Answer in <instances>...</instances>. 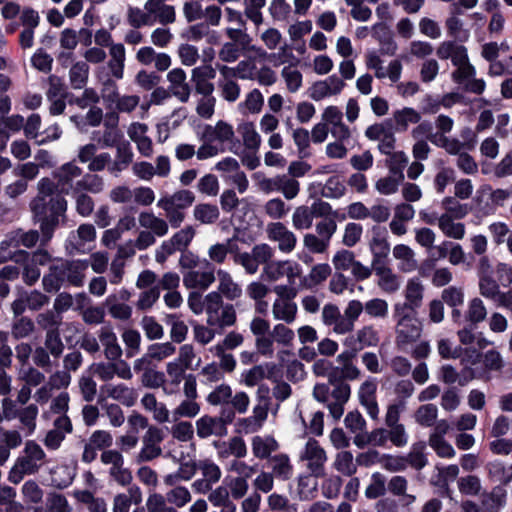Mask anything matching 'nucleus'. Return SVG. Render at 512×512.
I'll use <instances>...</instances> for the list:
<instances>
[{"mask_svg":"<svg viewBox=\"0 0 512 512\" xmlns=\"http://www.w3.org/2000/svg\"><path fill=\"white\" fill-rule=\"evenodd\" d=\"M201 145L197 149V159L207 160L224 153L227 149L238 154L241 145L235 140V131L231 124L219 120L215 125L205 124L197 133Z\"/></svg>","mask_w":512,"mask_h":512,"instance_id":"obj_1","label":"nucleus"},{"mask_svg":"<svg viewBox=\"0 0 512 512\" xmlns=\"http://www.w3.org/2000/svg\"><path fill=\"white\" fill-rule=\"evenodd\" d=\"M45 462L46 453L42 447L34 440H28L9 473V481L14 484L20 483L25 475L37 473Z\"/></svg>","mask_w":512,"mask_h":512,"instance_id":"obj_2","label":"nucleus"},{"mask_svg":"<svg viewBox=\"0 0 512 512\" xmlns=\"http://www.w3.org/2000/svg\"><path fill=\"white\" fill-rule=\"evenodd\" d=\"M139 225L143 228L134 240L139 251H143L156 243L157 237H164L168 233V223L165 219L156 216L151 211H142L138 216Z\"/></svg>","mask_w":512,"mask_h":512,"instance_id":"obj_3","label":"nucleus"},{"mask_svg":"<svg viewBox=\"0 0 512 512\" xmlns=\"http://www.w3.org/2000/svg\"><path fill=\"white\" fill-rule=\"evenodd\" d=\"M207 324L211 327L224 328L234 325L236 311L232 304H225L222 296L215 291L206 295Z\"/></svg>","mask_w":512,"mask_h":512,"instance_id":"obj_4","label":"nucleus"},{"mask_svg":"<svg viewBox=\"0 0 512 512\" xmlns=\"http://www.w3.org/2000/svg\"><path fill=\"white\" fill-rule=\"evenodd\" d=\"M89 261L87 259L63 260L51 265V275H60L64 286L81 287L84 284Z\"/></svg>","mask_w":512,"mask_h":512,"instance_id":"obj_5","label":"nucleus"},{"mask_svg":"<svg viewBox=\"0 0 512 512\" xmlns=\"http://www.w3.org/2000/svg\"><path fill=\"white\" fill-rule=\"evenodd\" d=\"M234 419V412L227 407L223 408L219 417L204 415L200 417L196 425V433L200 439L210 436L224 437L227 435V425Z\"/></svg>","mask_w":512,"mask_h":512,"instance_id":"obj_6","label":"nucleus"},{"mask_svg":"<svg viewBox=\"0 0 512 512\" xmlns=\"http://www.w3.org/2000/svg\"><path fill=\"white\" fill-rule=\"evenodd\" d=\"M96 230L92 224H81L77 230L70 232L65 248L70 255L85 254L94 247Z\"/></svg>","mask_w":512,"mask_h":512,"instance_id":"obj_7","label":"nucleus"},{"mask_svg":"<svg viewBox=\"0 0 512 512\" xmlns=\"http://www.w3.org/2000/svg\"><path fill=\"white\" fill-rule=\"evenodd\" d=\"M300 460L305 463L307 470L316 477L325 475V464L327 462V454L324 448L315 439H309L302 451L300 452Z\"/></svg>","mask_w":512,"mask_h":512,"instance_id":"obj_8","label":"nucleus"},{"mask_svg":"<svg viewBox=\"0 0 512 512\" xmlns=\"http://www.w3.org/2000/svg\"><path fill=\"white\" fill-rule=\"evenodd\" d=\"M101 462L108 466V474L111 479L121 486H127L132 481L130 470L124 466V457L117 450H104L101 453Z\"/></svg>","mask_w":512,"mask_h":512,"instance_id":"obj_9","label":"nucleus"},{"mask_svg":"<svg viewBox=\"0 0 512 512\" xmlns=\"http://www.w3.org/2000/svg\"><path fill=\"white\" fill-rule=\"evenodd\" d=\"M198 470L202 477L192 483V489L198 494H207L222 476L221 468L211 459L198 461Z\"/></svg>","mask_w":512,"mask_h":512,"instance_id":"obj_10","label":"nucleus"},{"mask_svg":"<svg viewBox=\"0 0 512 512\" xmlns=\"http://www.w3.org/2000/svg\"><path fill=\"white\" fill-rule=\"evenodd\" d=\"M301 274V267L298 263L284 260V261H270L262 271V278L269 281H276L286 276L288 283L295 284L296 278Z\"/></svg>","mask_w":512,"mask_h":512,"instance_id":"obj_11","label":"nucleus"},{"mask_svg":"<svg viewBox=\"0 0 512 512\" xmlns=\"http://www.w3.org/2000/svg\"><path fill=\"white\" fill-rule=\"evenodd\" d=\"M267 238L277 243L280 252L291 253L297 244V236L280 221L271 222L266 227Z\"/></svg>","mask_w":512,"mask_h":512,"instance_id":"obj_12","label":"nucleus"},{"mask_svg":"<svg viewBox=\"0 0 512 512\" xmlns=\"http://www.w3.org/2000/svg\"><path fill=\"white\" fill-rule=\"evenodd\" d=\"M423 332L421 321L415 316L409 320L396 324L395 344L401 351L406 352L408 346L416 343Z\"/></svg>","mask_w":512,"mask_h":512,"instance_id":"obj_13","label":"nucleus"},{"mask_svg":"<svg viewBox=\"0 0 512 512\" xmlns=\"http://www.w3.org/2000/svg\"><path fill=\"white\" fill-rule=\"evenodd\" d=\"M52 176L57 182V190L69 195L76 192V179L82 176V169L74 162H68L54 170Z\"/></svg>","mask_w":512,"mask_h":512,"instance_id":"obj_14","label":"nucleus"},{"mask_svg":"<svg viewBox=\"0 0 512 512\" xmlns=\"http://www.w3.org/2000/svg\"><path fill=\"white\" fill-rule=\"evenodd\" d=\"M215 281V269L209 262L195 270L183 272V284L188 289L207 290Z\"/></svg>","mask_w":512,"mask_h":512,"instance_id":"obj_15","label":"nucleus"},{"mask_svg":"<svg viewBox=\"0 0 512 512\" xmlns=\"http://www.w3.org/2000/svg\"><path fill=\"white\" fill-rule=\"evenodd\" d=\"M380 341L379 332L372 325H365L347 337L344 346L358 353L364 348L376 347Z\"/></svg>","mask_w":512,"mask_h":512,"instance_id":"obj_16","label":"nucleus"},{"mask_svg":"<svg viewBox=\"0 0 512 512\" xmlns=\"http://www.w3.org/2000/svg\"><path fill=\"white\" fill-rule=\"evenodd\" d=\"M344 87L343 79L334 74L324 80L315 82L309 88V97L314 101H321L340 94Z\"/></svg>","mask_w":512,"mask_h":512,"instance_id":"obj_17","label":"nucleus"},{"mask_svg":"<svg viewBox=\"0 0 512 512\" xmlns=\"http://www.w3.org/2000/svg\"><path fill=\"white\" fill-rule=\"evenodd\" d=\"M372 237L369 241V248L372 253V266L383 264L384 259L390 252L387 230L381 226L372 227Z\"/></svg>","mask_w":512,"mask_h":512,"instance_id":"obj_18","label":"nucleus"},{"mask_svg":"<svg viewBox=\"0 0 512 512\" xmlns=\"http://www.w3.org/2000/svg\"><path fill=\"white\" fill-rule=\"evenodd\" d=\"M48 301L49 298L40 291L22 292L13 301L11 308L15 316H20L26 309L34 311L41 309Z\"/></svg>","mask_w":512,"mask_h":512,"instance_id":"obj_19","label":"nucleus"},{"mask_svg":"<svg viewBox=\"0 0 512 512\" xmlns=\"http://www.w3.org/2000/svg\"><path fill=\"white\" fill-rule=\"evenodd\" d=\"M376 391L377 381L372 377L365 380L358 391V397L361 405L373 420H377L379 417V406L376 400Z\"/></svg>","mask_w":512,"mask_h":512,"instance_id":"obj_20","label":"nucleus"},{"mask_svg":"<svg viewBox=\"0 0 512 512\" xmlns=\"http://www.w3.org/2000/svg\"><path fill=\"white\" fill-rule=\"evenodd\" d=\"M216 76V69L210 64L200 65L192 69L191 82L198 94H213L214 84L211 82Z\"/></svg>","mask_w":512,"mask_h":512,"instance_id":"obj_21","label":"nucleus"},{"mask_svg":"<svg viewBox=\"0 0 512 512\" xmlns=\"http://www.w3.org/2000/svg\"><path fill=\"white\" fill-rule=\"evenodd\" d=\"M169 90L181 103H187L191 95V87L187 82L186 72L182 68H174L167 73Z\"/></svg>","mask_w":512,"mask_h":512,"instance_id":"obj_22","label":"nucleus"},{"mask_svg":"<svg viewBox=\"0 0 512 512\" xmlns=\"http://www.w3.org/2000/svg\"><path fill=\"white\" fill-rule=\"evenodd\" d=\"M166 0H148L144 9L148 11L150 19L155 22H159L162 25L171 24L176 19L175 8L172 5L165 3Z\"/></svg>","mask_w":512,"mask_h":512,"instance_id":"obj_23","label":"nucleus"},{"mask_svg":"<svg viewBox=\"0 0 512 512\" xmlns=\"http://www.w3.org/2000/svg\"><path fill=\"white\" fill-rule=\"evenodd\" d=\"M436 55L441 60L450 59L455 67L469 63L466 47L454 41H443L440 43L437 47Z\"/></svg>","mask_w":512,"mask_h":512,"instance_id":"obj_24","label":"nucleus"},{"mask_svg":"<svg viewBox=\"0 0 512 512\" xmlns=\"http://www.w3.org/2000/svg\"><path fill=\"white\" fill-rule=\"evenodd\" d=\"M115 158L108 166V172L114 176L125 171L131 164L133 165L134 153L129 141L123 140L116 147Z\"/></svg>","mask_w":512,"mask_h":512,"instance_id":"obj_25","label":"nucleus"},{"mask_svg":"<svg viewBox=\"0 0 512 512\" xmlns=\"http://www.w3.org/2000/svg\"><path fill=\"white\" fill-rule=\"evenodd\" d=\"M39 240V233L36 230H30L28 232H16L13 237L10 239L3 240L0 245V262L7 260L10 257H13L11 252L5 254L4 250L14 245L19 246L23 245L27 248H31L36 245Z\"/></svg>","mask_w":512,"mask_h":512,"instance_id":"obj_26","label":"nucleus"},{"mask_svg":"<svg viewBox=\"0 0 512 512\" xmlns=\"http://www.w3.org/2000/svg\"><path fill=\"white\" fill-rule=\"evenodd\" d=\"M99 342L104 348L105 357L110 361L118 360L122 355L121 346L111 327L104 326L99 330Z\"/></svg>","mask_w":512,"mask_h":512,"instance_id":"obj_27","label":"nucleus"},{"mask_svg":"<svg viewBox=\"0 0 512 512\" xmlns=\"http://www.w3.org/2000/svg\"><path fill=\"white\" fill-rule=\"evenodd\" d=\"M143 500L141 489L136 486H130L125 493H119L114 496L112 512H129L131 505H139Z\"/></svg>","mask_w":512,"mask_h":512,"instance_id":"obj_28","label":"nucleus"},{"mask_svg":"<svg viewBox=\"0 0 512 512\" xmlns=\"http://www.w3.org/2000/svg\"><path fill=\"white\" fill-rule=\"evenodd\" d=\"M476 377V373L472 368L465 367L461 373L450 364H445L440 368L439 379L446 384L458 383L465 386L469 381Z\"/></svg>","mask_w":512,"mask_h":512,"instance_id":"obj_29","label":"nucleus"},{"mask_svg":"<svg viewBox=\"0 0 512 512\" xmlns=\"http://www.w3.org/2000/svg\"><path fill=\"white\" fill-rule=\"evenodd\" d=\"M14 262L22 268L23 281L27 285L35 284L40 278V269L35 263L29 261V253L19 250L10 257Z\"/></svg>","mask_w":512,"mask_h":512,"instance_id":"obj_30","label":"nucleus"},{"mask_svg":"<svg viewBox=\"0 0 512 512\" xmlns=\"http://www.w3.org/2000/svg\"><path fill=\"white\" fill-rule=\"evenodd\" d=\"M168 379L164 378L163 393L172 396L180 391V384L185 380V367H180L178 362H169L166 365Z\"/></svg>","mask_w":512,"mask_h":512,"instance_id":"obj_31","label":"nucleus"},{"mask_svg":"<svg viewBox=\"0 0 512 512\" xmlns=\"http://www.w3.org/2000/svg\"><path fill=\"white\" fill-rule=\"evenodd\" d=\"M251 448L255 458L269 460L271 454L279 449V444L271 435H257L251 440Z\"/></svg>","mask_w":512,"mask_h":512,"instance_id":"obj_32","label":"nucleus"},{"mask_svg":"<svg viewBox=\"0 0 512 512\" xmlns=\"http://www.w3.org/2000/svg\"><path fill=\"white\" fill-rule=\"evenodd\" d=\"M217 276H218V292L222 298L225 297L226 299L233 301L241 297L242 295V288L241 286L236 283L231 274L223 269L217 270Z\"/></svg>","mask_w":512,"mask_h":512,"instance_id":"obj_33","label":"nucleus"},{"mask_svg":"<svg viewBox=\"0 0 512 512\" xmlns=\"http://www.w3.org/2000/svg\"><path fill=\"white\" fill-rule=\"evenodd\" d=\"M198 470V461L183 460L175 472L167 474L163 482L167 486H175L181 481H190Z\"/></svg>","mask_w":512,"mask_h":512,"instance_id":"obj_34","label":"nucleus"},{"mask_svg":"<svg viewBox=\"0 0 512 512\" xmlns=\"http://www.w3.org/2000/svg\"><path fill=\"white\" fill-rule=\"evenodd\" d=\"M454 217L449 213L441 214L438 219V228L446 237L461 240L465 236L466 227L462 222H455Z\"/></svg>","mask_w":512,"mask_h":512,"instance_id":"obj_35","label":"nucleus"},{"mask_svg":"<svg viewBox=\"0 0 512 512\" xmlns=\"http://www.w3.org/2000/svg\"><path fill=\"white\" fill-rule=\"evenodd\" d=\"M378 277V286L386 293L396 292L401 285L400 278L384 264L372 266Z\"/></svg>","mask_w":512,"mask_h":512,"instance_id":"obj_36","label":"nucleus"},{"mask_svg":"<svg viewBox=\"0 0 512 512\" xmlns=\"http://www.w3.org/2000/svg\"><path fill=\"white\" fill-rule=\"evenodd\" d=\"M92 139L102 148L116 147L124 140L122 132L116 125H105L103 131H94Z\"/></svg>","mask_w":512,"mask_h":512,"instance_id":"obj_37","label":"nucleus"},{"mask_svg":"<svg viewBox=\"0 0 512 512\" xmlns=\"http://www.w3.org/2000/svg\"><path fill=\"white\" fill-rule=\"evenodd\" d=\"M269 467L275 478L286 481L293 475V465L287 454L279 453L269 459Z\"/></svg>","mask_w":512,"mask_h":512,"instance_id":"obj_38","label":"nucleus"},{"mask_svg":"<svg viewBox=\"0 0 512 512\" xmlns=\"http://www.w3.org/2000/svg\"><path fill=\"white\" fill-rule=\"evenodd\" d=\"M195 201V195L192 191L181 189L175 191L173 194H166L161 196L157 202H162L170 207L185 211L192 206Z\"/></svg>","mask_w":512,"mask_h":512,"instance_id":"obj_39","label":"nucleus"},{"mask_svg":"<svg viewBox=\"0 0 512 512\" xmlns=\"http://www.w3.org/2000/svg\"><path fill=\"white\" fill-rule=\"evenodd\" d=\"M104 391L108 397L121 402L127 407L133 406L137 399L136 391L124 384H108L104 387Z\"/></svg>","mask_w":512,"mask_h":512,"instance_id":"obj_40","label":"nucleus"},{"mask_svg":"<svg viewBox=\"0 0 512 512\" xmlns=\"http://www.w3.org/2000/svg\"><path fill=\"white\" fill-rule=\"evenodd\" d=\"M356 355L357 353L347 348L336 358V362L338 363L346 380H356L361 375L360 369L354 364Z\"/></svg>","mask_w":512,"mask_h":512,"instance_id":"obj_41","label":"nucleus"},{"mask_svg":"<svg viewBox=\"0 0 512 512\" xmlns=\"http://www.w3.org/2000/svg\"><path fill=\"white\" fill-rule=\"evenodd\" d=\"M420 120L421 114L411 107H404L393 113L394 130L397 132L407 131L409 125L417 124Z\"/></svg>","mask_w":512,"mask_h":512,"instance_id":"obj_42","label":"nucleus"},{"mask_svg":"<svg viewBox=\"0 0 512 512\" xmlns=\"http://www.w3.org/2000/svg\"><path fill=\"white\" fill-rule=\"evenodd\" d=\"M298 307L294 301L276 300L272 305L273 318L286 324L295 321Z\"/></svg>","mask_w":512,"mask_h":512,"instance_id":"obj_43","label":"nucleus"},{"mask_svg":"<svg viewBox=\"0 0 512 512\" xmlns=\"http://www.w3.org/2000/svg\"><path fill=\"white\" fill-rule=\"evenodd\" d=\"M405 301L411 306L412 311H417L423 301L424 286L419 278H411L408 280L404 290Z\"/></svg>","mask_w":512,"mask_h":512,"instance_id":"obj_44","label":"nucleus"},{"mask_svg":"<svg viewBox=\"0 0 512 512\" xmlns=\"http://www.w3.org/2000/svg\"><path fill=\"white\" fill-rule=\"evenodd\" d=\"M364 311V304L359 300H351L348 302L342 315L343 320L340 321V328L345 334L353 331L355 322Z\"/></svg>","mask_w":512,"mask_h":512,"instance_id":"obj_45","label":"nucleus"},{"mask_svg":"<svg viewBox=\"0 0 512 512\" xmlns=\"http://www.w3.org/2000/svg\"><path fill=\"white\" fill-rule=\"evenodd\" d=\"M374 36L379 42V52L382 55L394 56L398 50V45L393 36L381 24L374 25Z\"/></svg>","mask_w":512,"mask_h":512,"instance_id":"obj_46","label":"nucleus"},{"mask_svg":"<svg viewBox=\"0 0 512 512\" xmlns=\"http://www.w3.org/2000/svg\"><path fill=\"white\" fill-rule=\"evenodd\" d=\"M507 491L503 486H496L490 493L484 494L482 505L486 512H498L506 503Z\"/></svg>","mask_w":512,"mask_h":512,"instance_id":"obj_47","label":"nucleus"},{"mask_svg":"<svg viewBox=\"0 0 512 512\" xmlns=\"http://www.w3.org/2000/svg\"><path fill=\"white\" fill-rule=\"evenodd\" d=\"M238 249L237 245L233 244V240L229 239L226 242L223 243H216L209 247L208 249V257L209 262L213 265L215 264H223L228 254H233Z\"/></svg>","mask_w":512,"mask_h":512,"instance_id":"obj_48","label":"nucleus"},{"mask_svg":"<svg viewBox=\"0 0 512 512\" xmlns=\"http://www.w3.org/2000/svg\"><path fill=\"white\" fill-rule=\"evenodd\" d=\"M486 316L487 309L480 298L475 297L469 300L464 318L470 326H477L486 319Z\"/></svg>","mask_w":512,"mask_h":512,"instance_id":"obj_49","label":"nucleus"},{"mask_svg":"<svg viewBox=\"0 0 512 512\" xmlns=\"http://www.w3.org/2000/svg\"><path fill=\"white\" fill-rule=\"evenodd\" d=\"M220 216L219 208L210 203H199L193 209V217L204 225H211L217 222Z\"/></svg>","mask_w":512,"mask_h":512,"instance_id":"obj_50","label":"nucleus"},{"mask_svg":"<svg viewBox=\"0 0 512 512\" xmlns=\"http://www.w3.org/2000/svg\"><path fill=\"white\" fill-rule=\"evenodd\" d=\"M104 179L94 173H87L76 181V192L99 194L104 190Z\"/></svg>","mask_w":512,"mask_h":512,"instance_id":"obj_51","label":"nucleus"},{"mask_svg":"<svg viewBox=\"0 0 512 512\" xmlns=\"http://www.w3.org/2000/svg\"><path fill=\"white\" fill-rule=\"evenodd\" d=\"M425 448L426 444L422 441L412 444L410 451L404 455L407 467L410 466L415 470H421L427 465L428 459L424 453Z\"/></svg>","mask_w":512,"mask_h":512,"instance_id":"obj_52","label":"nucleus"},{"mask_svg":"<svg viewBox=\"0 0 512 512\" xmlns=\"http://www.w3.org/2000/svg\"><path fill=\"white\" fill-rule=\"evenodd\" d=\"M393 256L400 260L399 269L404 272H411L416 269L417 261L414 258L413 250L405 244H397L393 248Z\"/></svg>","mask_w":512,"mask_h":512,"instance_id":"obj_53","label":"nucleus"},{"mask_svg":"<svg viewBox=\"0 0 512 512\" xmlns=\"http://www.w3.org/2000/svg\"><path fill=\"white\" fill-rule=\"evenodd\" d=\"M238 133L241 135L244 146L252 151L256 152L261 144V137L256 131L255 126L251 122H244L238 125Z\"/></svg>","mask_w":512,"mask_h":512,"instance_id":"obj_54","label":"nucleus"},{"mask_svg":"<svg viewBox=\"0 0 512 512\" xmlns=\"http://www.w3.org/2000/svg\"><path fill=\"white\" fill-rule=\"evenodd\" d=\"M318 186L320 187V195L328 199L341 198L346 191L344 181L338 175L331 176L323 185L318 184Z\"/></svg>","mask_w":512,"mask_h":512,"instance_id":"obj_55","label":"nucleus"},{"mask_svg":"<svg viewBox=\"0 0 512 512\" xmlns=\"http://www.w3.org/2000/svg\"><path fill=\"white\" fill-rule=\"evenodd\" d=\"M433 145L444 149L450 155H460L466 149H471L473 144L468 142H461L459 139L454 137H434Z\"/></svg>","mask_w":512,"mask_h":512,"instance_id":"obj_56","label":"nucleus"},{"mask_svg":"<svg viewBox=\"0 0 512 512\" xmlns=\"http://www.w3.org/2000/svg\"><path fill=\"white\" fill-rule=\"evenodd\" d=\"M105 304L108 308V312L114 319L126 321L132 315V308L125 302L118 300L117 295H109Z\"/></svg>","mask_w":512,"mask_h":512,"instance_id":"obj_57","label":"nucleus"},{"mask_svg":"<svg viewBox=\"0 0 512 512\" xmlns=\"http://www.w3.org/2000/svg\"><path fill=\"white\" fill-rule=\"evenodd\" d=\"M263 103L264 97L260 90L253 89L245 96L244 101L238 104V110L242 114H256L261 111Z\"/></svg>","mask_w":512,"mask_h":512,"instance_id":"obj_58","label":"nucleus"},{"mask_svg":"<svg viewBox=\"0 0 512 512\" xmlns=\"http://www.w3.org/2000/svg\"><path fill=\"white\" fill-rule=\"evenodd\" d=\"M317 478L311 472L299 475L297 489L301 500H308L314 497L318 487Z\"/></svg>","mask_w":512,"mask_h":512,"instance_id":"obj_59","label":"nucleus"},{"mask_svg":"<svg viewBox=\"0 0 512 512\" xmlns=\"http://www.w3.org/2000/svg\"><path fill=\"white\" fill-rule=\"evenodd\" d=\"M89 76V66L85 61H78L69 70V80L72 88L82 89L85 87Z\"/></svg>","mask_w":512,"mask_h":512,"instance_id":"obj_60","label":"nucleus"},{"mask_svg":"<svg viewBox=\"0 0 512 512\" xmlns=\"http://www.w3.org/2000/svg\"><path fill=\"white\" fill-rule=\"evenodd\" d=\"M403 179L404 175L401 171L390 173V175L380 178L376 182L375 188L382 195H391L397 192Z\"/></svg>","mask_w":512,"mask_h":512,"instance_id":"obj_61","label":"nucleus"},{"mask_svg":"<svg viewBox=\"0 0 512 512\" xmlns=\"http://www.w3.org/2000/svg\"><path fill=\"white\" fill-rule=\"evenodd\" d=\"M195 236V229L192 226H185L183 229L176 232L166 242L176 251H186L191 241Z\"/></svg>","mask_w":512,"mask_h":512,"instance_id":"obj_62","label":"nucleus"},{"mask_svg":"<svg viewBox=\"0 0 512 512\" xmlns=\"http://www.w3.org/2000/svg\"><path fill=\"white\" fill-rule=\"evenodd\" d=\"M166 492L167 502L177 508H183L192 500L190 490L182 485L176 484Z\"/></svg>","mask_w":512,"mask_h":512,"instance_id":"obj_63","label":"nucleus"},{"mask_svg":"<svg viewBox=\"0 0 512 512\" xmlns=\"http://www.w3.org/2000/svg\"><path fill=\"white\" fill-rule=\"evenodd\" d=\"M333 465L334 468L344 476L351 477L357 471V465L354 463V458L350 451L337 453Z\"/></svg>","mask_w":512,"mask_h":512,"instance_id":"obj_64","label":"nucleus"}]
</instances>
